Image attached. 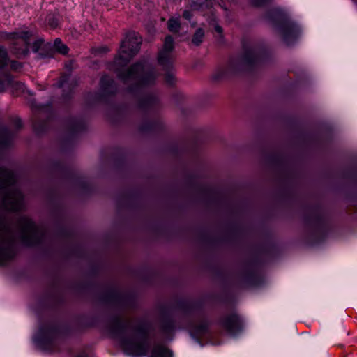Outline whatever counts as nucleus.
Returning a JSON list of instances; mask_svg holds the SVG:
<instances>
[{
  "label": "nucleus",
  "instance_id": "nucleus-1",
  "mask_svg": "<svg viewBox=\"0 0 357 357\" xmlns=\"http://www.w3.org/2000/svg\"><path fill=\"white\" fill-rule=\"evenodd\" d=\"M117 75L124 84H128V91L137 99V107L142 110L154 109L159 102L155 93L146 91L155 84L158 73L146 62L139 61L127 70H117Z\"/></svg>",
  "mask_w": 357,
  "mask_h": 357
},
{
  "label": "nucleus",
  "instance_id": "nucleus-2",
  "mask_svg": "<svg viewBox=\"0 0 357 357\" xmlns=\"http://www.w3.org/2000/svg\"><path fill=\"white\" fill-rule=\"evenodd\" d=\"M130 325L129 320L114 317L109 322V331L120 341L123 349L128 354L133 357L146 356L150 347L149 326L146 324H139L135 328L139 335L128 336L126 333Z\"/></svg>",
  "mask_w": 357,
  "mask_h": 357
},
{
  "label": "nucleus",
  "instance_id": "nucleus-3",
  "mask_svg": "<svg viewBox=\"0 0 357 357\" xmlns=\"http://www.w3.org/2000/svg\"><path fill=\"white\" fill-rule=\"evenodd\" d=\"M241 57L231 59L227 67L218 68L212 75L215 81H220L231 74L251 68L261 58L263 49L257 45H243Z\"/></svg>",
  "mask_w": 357,
  "mask_h": 357
},
{
  "label": "nucleus",
  "instance_id": "nucleus-4",
  "mask_svg": "<svg viewBox=\"0 0 357 357\" xmlns=\"http://www.w3.org/2000/svg\"><path fill=\"white\" fill-rule=\"evenodd\" d=\"M14 173L4 167H0V200L8 211H17L23 208V195L15 186Z\"/></svg>",
  "mask_w": 357,
  "mask_h": 357
},
{
  "label": "nucleus",
  "instance_id": "nucleus-5",
  "mask_svg": "<svg viewBox=\"0 0 357 357\" xmlns=\"http://www.w3.org/2000/svg\"><path fill=\"white\" fill-rule=\"evenodd\" d=\"M142 41V38L135 31L128 33L121 42L120 50L115 58V64L120 67L126 66L139 51Z\"/></svg>",
  "mask_w": 357,
  "mask_h": 357
},
{
  "label": "nucleus",
  "instance_id": "nucleus-6",
  "mask_svg": "<svg viewBox=\"0 0 357 357\" xmlns=\"http://www.w3.org/2000/svg\"><path fill=\"white\" fill-rule=\"evenodd\" d=\"M34 340L43 349L52 352L59 351L63 342L59 328L54 325L41 326Z\"/></svg>",
  "mask_w": 357,
  "mask_h": 357
},
{
  "label": "nucleus",
  "instance_id": "nucleus-7",
  "mask_svg": "<svg viewBox=\"0 0 357 357\" xmlns=\"http://www.w3.org/2000/svg\"><path fill=\"white\" fill-rule=\"evenodd\" d=\"M17 226L20 230L22 242L26 245H37L45 237V229L42 227L36 225L27 217H20L17 220Z\"/></svg>",
  "mask_w": 357,
  "mask_h": 357
},
{
  "label": "nucleus",
  "instance_id": "nucleus-8",
  "mask_svg": "<svg viewBox=\"0 0 357 357\" xmlns=\"http://www.w3.org/2000/svg\"><path fill=\"white\" fill-rule=\"evenodd\" d=\"M1 36L3 39L12 41V50L18 58H24L29 54L30 41L33 36L32 32L29 31L3 32Z\"/></svg>",
  "mask_w": 357,
  "mask_h": 357
},
{
  "label": "nucleus",
  "instance_id": "nucleus-9",
  "mask_svg": "<svg viewBox=\"0 0 357 357\" xmlns=\"http://www.w3.org/2000/svg\"><path fill=\"white\" fill-rule=\"evenodd\" d=\"M174 49V43L171 36H167L165 38L162 49L158 52V63L162 67V69L167 71L165 75V80L169 85H173L175 82V77L170 72L173 68L174 56L173 50Z\"/></svg>",
  "mask_w": 357,
  "mask_h": 357
},
{
  "label": "nucleus",
  "instance_id": "nucleus-10",
  "mask_svg": "<svg viewBox=\"0 0 357 357\" xmlns=\"http://www.w3.org/2000/svg\"><path fill=\"white\" fill-rule=\"evenodd\" d=\"M10 66L13 70H17L22 68V63L16 61H9L8 52L6 49L0 46V92L5 91L6 88L14 83L13 77L4 72L5 68Z\"/></svg>",
  "mask_w": 357,
  "mask_h": 357
},
{
  "label": "nucleus",
  "instance_id": "nucleus-11",
  "mask_svg": "<svg viewBox=\"0 0 357 357\" xmlns=\"http://www.w3.org/2000/svg\"><path fill=\"white\" fill-rule=\"evenodd\" d=\"M220 324L222 327L229 334L235 335L243 328V322L240 317L234 313L224 316Z\"/></svg>",
  "mask_w": 357,
  "mask_h": 357
},
{
  "label": "nucleus",
  "instance_id": "nucleus-12",
  "mask_svg": "<svg viewBox=\"0 0 357 357\" xmlns=\"http://www.w3.org/2000/svg\"><path fill=\"white\" fill-rule=\"evenodd\" d=\"M117 91V86L112 78L107 75L101 77L100 82V92L102 97L114 95Z\"/></svg>",
  "mask_w": 357,
  "mask_h": 357
},
{
  "label": "nucleus",
  "instance_id": "nucleus-13",
  "mask_svg": "<svg viewBox=\"0 0 357 357\" xmlns=\"http://www.w3.org/2000/svg\"><path fill=\"white\" fill-rule=\"evenodd\" d=\"M299 33V27L293 23L287 24L282 28L283 40L288 45L292 44L296 40Z\"/></svg>",
  "mask_w": 357,
  "mask_h": 357
},
{
  "label": "nucleus",
  "instance_id": "nucleus-14",
  "mask_svg": "<svg viewBox=\"0 0 357 357\" xmlns=\"http://www.w3.org/2000/svg\"><path fill=\"white\" fill-rule=\"evenodd\" d=\"M150 357H172V353L165 346L157 344L153 348Z\"/></svg>",
  "mask_w": 357,
  "mask_h": 357
},
{
  "label": "nucleus",
  "instance_id": "nucleus-15",
  "mask_svg": "<svg viewBox=\"0 0 357 357\" xmlns=\"http://www.w3.org/2000/svg\"><path fill=\"white\" fill-rule=\"evenodd\" d=\"M14 134L8 128L2 129L0 133V149L8 146L12 140Z\"/></svg>",
  "mask_w": 357,
  "mask_h": 357
},
{
  "label": "nucleus",
  "instance_id": "nucleus-16",
  "mask_svg": "<svg viewBox=\"0 0 357 357\" xmlns=\"http://www.w3.org/2000/svg\"><path fill=\"white\" fill-rule=\"evenodd\" d=\"M70 76L68 75H62L60 77V79L58 82V86L59 88H62L63 91H65L66 89L69 90L71 92L73 86L72 83L69 82ZM76 86V84H74L73 87Z\"/></svg>",
  "mask_w": 357,
  "mask_h": 357
},
{
  "label": "nucleus",
  "instance_id": "nucleus-17",
  "mask_svg": "<svg viewBox=\"0 0 357 357\" xmlns=\"http://www.w3.org/2000/svg\"><path fill=\"white\" fill-rule=\"evenodd\" d=\"M167 24L169 31L172 33H177L181 29L179 18L172 17L169 19Z\"/></svg>",
  "mask_w": 357,
  "mask_h": 357
},
{
  "label": "nucleus",
  "instance_id": "nucleus-18",
  "mask_svg": "<svg viewBox=\"0 0 357 357\" xmlns=\"http://www.w3.org/2000/svg\"><path fill=\"white\" fill-rule=\"evenodd\" d=\"M31 108L33 111L36 113H45V114H50L51 112V106L50 104L47 105H36V104H32Z\"/></svg>",
  "mask_w": 357,
  "mask_h": 357
},
{
  "label": "nucleus",
  "instance_id": "nucleus-19",
  "mask_svg": "<svg viewBox=\"0 0 357 357\" xmlns=\"http://www.w3.org/2000/svg\"><path fill=\"white\" fill-rule=\"evenodd\" d=\"M204 36V30L201 28L197 29L192 39V43L197 46L199 45L202 43Z\"/></svg>",
  "mask_w": 357,
  "mask_h": 357
},
{
  "label": "nucleus",
  "instance_id": "nucleus-20",
  "mask_svg": "<svg viewBox=\"0 0 357 357\" xmlns=\"http://www.w3.org/2000/svg\"><path fill=\"white\" fill-rule=\"evenodd\" d=\"M54 46L56 50L60 54H66L68 52V47L62 43L60 38L55 39Z\"/></svg>",
  "mask_w": 357,
  "mask_h": 357
},
{
  "label": "nucleus",
  "instance_id": "nucleus-21",
  "mask_svg": "<svg viewBox=\"0 0 357 357\" xmlns=\"http://www.w3.org/2000/svg\"><path fill=\"white\" fill-rule=\"evenodd\" d=\"M47 24L49 26H50L52 29H55L58 26L59 24V20L58 17L53 14H50L47 16L46 18Z\"/></svg>",
  "mask_w": 357,
  "mask_h": 357
},
{
  "label": "nucleus",
  "instance_id": "nucleus-22",
  "mask_svg": "<svg viewBox=\"0 0 357 357\" xmlns=\"http://www.w3.org/2000/svg\"><path fill=\"white\" fill-rule=\"evenodd\" d=\"M109 51V49L106 46H102L98 47H92L91 50V54H94L95 56H100L103 54H105Z\"/></svg>",
  "mask_w": 357,
  "mask_h": 357
},
{
  "label": "nucleus",
  "instance_id": "nucleus-23",
  "mask_svg": "<svg viewBox=\"0 0 357 357\" xmlns=\"http://www.w3.org/2000/svg\"><path fill=\"white\" fill-rule=\"evenodd\" d=\"M84 124L82 121H75L73 122L72 125H70V130L73 132H78L84 128Z\"/></svg>",
  "mask_w": 357,
  "mask_h": 357
},
{
  "label": "nucleus",
  "instance_id": "nucleus-24",
  "mask_svg": "<svg viewBox=\"0 0 357 357\" xmlns=\"http://www.w3.org/2000/svg\"><path fill=\"white\" fill-rule=\"evenodd\" d=\"M174 323L172 320H167L162 323L161 329L164 333H169L174 329Z\"/></svg>",
  "mask_w": 357,
  "mask_h": 357
},
{
  "label": "nucleus",
  "instance_id": "nucleus-25",
  "mask_svg": "<svg viewBox=\"0 0 357 357\" xmlns=\"http://www.w3.org/2000/svg\"><path fill=\"white\" fill-rule=\"evenodd\" d=\"M44 44V40L42 38L36 40L31 45L32 51L37 52Z\"/></svg>",
  "mask_w": 357,
  "mask_h": 357
},
{
  "label": "nucleus",
  "instance_id": "nucleus-26",
  "mask_svg": "<svg viewBox=\"0 0 357 357\" xmlns=\"http://www.w3.org/2000/svg\"><path fill=\"white\" fill-rule=\"evenodd\" d=\"M213 0H198L197 4L200 8H210L213 5Z\"/></svg>",
  "mask_w": 357,
  "mask_h": 357
},
{
  "label": "nucleus",
  "instance_id": "nucleus-27",
  "mask_svg": "<svg viewBox=\"0 0 357 357\" xmlns=\"http://www.w3.org/2000/svg\"><path fill=\"white\" fill-rule=\"evenodd\" d=\"M11 125L16 130L20 129L22 126L21 119L19 118H15L12 120Z\"/></svg>",
  "mask_w": 357,
  "mask_h": 357
},
{
  "label": "nucleus",
  "instance_id": "nucleus-28",
  "mask_svg": "<svg viewBox=\"0 0 357 357\" xmlns=\"http://www.w3.org/2000/svg\"><path fill=\"white\" fill-rule=\"evenodd\" d=\"M207 331V326L205 324H200L197 328V331L199 335H204Z\"/></svg>",
  "mask_w": 357,
  "mask_h": 357
},
{
  "label": "nucleus",
  "instance_id": "nucleus-29",
  "mask_svg": "<svg viewBox=\"0 0 357 357\" xmlns=\"http://www.w3.org/2000/svg\"><path fill=\"white\" fill-rule=\"evenodd\" d=\"M33 128L37 132H43L45 129V125H38V123H33Z\"/></svg>",
  "mask_w": 357,
  "mask_h": 357
},
{
  "label": "nucleus",
  "instance_id": "nucleus-30",
  "mask_svg": "<svg viewBox=\"0 0 357 357\" xmlns=\"http://www.w3.org/2000/svg\"><path fill=\"white\" fill-rule=\"evenodd\" d=\"M212 22H211V24H213V25H214V29H215V31L217 33H218L221 34V33H222V27H221L220 25H218V24H216V22H215V20H212Z\"/></svg>",
  "mask_w": 357,
  "mask_h": 357
},
{
  "label": "nucleus",
  "instance_id": "nucleus-31",
  "mask_svg": "<svg viewBox=\"0 0 357 357\" xmlns=\"http://www.w3.org/2000/svg\"><path fill=\"white\" fill-rule=\"evenodd\" d=\"M183 17L188 20H190V19L192 18V13L191 11L190 10H185L183 13Z\"/></svg>",
  "mask_w": 357,
  "mask_h": 357
},
{
  "label": "nucleus",
  "instance_id": "nucleus-32",
  "mask_svg": "<svg viewBox=\"0 0 357 357\" xmlns=\"http://www.w3.org/2000/svg\"><path fill=\"white\" fill-rule=\"evenodd\" d=\"M253 3L257 6H261L266 3L269 0H252Z\"/></svg>",
  "mask_w": 357,
  "mask_h": 357
},
{
  "label": "nucleus",
  "instance_id": "nucleus-33",
  "mask_svg": "<svg viewBox=\"0 0 357 357\" xmlns=\"http://www.w3.org/2000/svg\"><path fill=\"white\" fill-rule=\"evenodd\" d=\"M160 124H161V122L160 121H154V122H149L148 123H146L145 125H151V126L148 128L147 129L152 130V129H154L153 125H160Z\"/></svg>",
  "mask_w": 357,
  "mask_h": 357
},
{
  "label": "nucleus",
  "instance_id": "nucleus-34",
  "mask_svg": "<svg viewBox=\"0 0 357 357\" xmlns=\"http://www.w3.org/2000/svg\"><path fill=\"white\" fill-rule=\"evenodd\" d=\"M63 96L66 98H68L70 96V95L69 94H63Z\"/></svg>",
  "mask_w": 357,
  "mask_h": 357
},
{
  "label": "nucleus",
  "instance_id": "nucleus-35",
  "mask_svg": "<svg viewBox=\"0 0 357 357\" xmlns=\"http://www.w3.org/2000/svg\"><path fill=\"white\" fill-rule=\"evenodd\" d=\"M77 357H88V356H86V355H81V356H77Z\"/></svg>",
  "mask_w": 357,
  "mask_h": 357
},
{
  "label": "nucleus",
  "instance_id": "nucleus-36",
  "mask_svg": "<svg viewBox=\"0 0 357 357\" xmlns=\"http://www.w3.org/2000/svg\"><path fill=\"white\" fill-rule=\"evenodd\" d=\"M220 6H221V8H223V9L226 10V8H224V6H221V5H220Z\"/></svg>",
  "mask_w": 357,
  "mask_h": 357
}]
</instances>
